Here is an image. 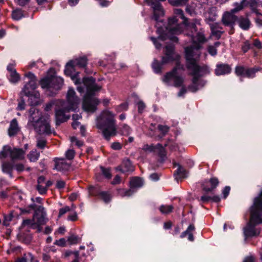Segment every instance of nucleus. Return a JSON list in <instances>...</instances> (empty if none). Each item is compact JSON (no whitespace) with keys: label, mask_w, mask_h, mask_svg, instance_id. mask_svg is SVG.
Instances as JSON below:
<instances>
[{"label":"nucleus","mask_w":262,"mask_h":262,"mask_svg":"<svg viewBox=\"0 0 262 262\" xmlns=\"http://www.w3.org/2000/svg\"><path fill=\"white\" fill-rule=\"evenodd\" d=\"M164 1L146 0L147 4L153 9L154 17L157 21L156 25L157 31L159 35L157 39L154 37H151L150 39L156 48L160 49L161 44L159 42V40L163 41L169 39L170 41L176 42L178 40L177 35L182 33L191 37L192 45L185 48V56L187 68L193 76L192 84L188 87V90L192 92H195L205 84V82L200 81L199 78L210 73L207 66L200 67L196 63L201 54L200 49L207 39L202 30L198 31L197 26L201 25L200 20L194 19L188 23L184 16L183 10L180 9H174V16L168 19L167 26L163 28L161 25L163 22L159 20V18L163 16L164 13L159 2Z\"/></svg>","instance_id":"f257e3e1"},{"label":"nucleus","mask_w":262,"mask_h":262,"mask_svg":"<svg viewBox=\"0 0 262 262\" xmlns=\"http://www.w3.org/2000/svg\"><path fill=\"white\" fill-rule=\"evenodd\" d=\"M86 63L85 57L71 60L66 64L64 73L71 77L75 84L78 85L77 90L79 92H86L83 98V109L87 112L93 113L97 110V106L100 101L93 96L101 89V86L95 83V79L92 77H84L81 82L79 78V73L75 71L76 67H84Z\"/></svg>","instance_id":"f03ea898"},{"label":"nucleus","mask_w":262,"mask_h":262,"mask_svg":"<svg viewBox=\"0 0 262 262\" xmlns=\"http://www.w3.org/2000/svg\"><path fill=\"white\" fill-rule=\"evenodd\" d=\"M79 103V99L76 96L75 91L70 88L67 94V101L59 100L57 101V106L60 108H56L55 111L56 125H58L68 120L70 115L66 113L76 110Z\"/></svg>","instance_id":"7ed1b4c3"},{"label":"nucleus","mask_w":262,"mask_h":262,"mask_svg":"<svg viewBox=\"0 0 262 262\" xmlns=\"http://www.w3.org/2000/svg\"><path fill=\"white\" fill-rule=\"evenodd\" d=\"M262 223V191L259 196L255 199L253 205L251 208L250 221L244 228V234L246 237L258 235L259 231L254 226Z\"/></svg>","instance_id":"20e7f679"},{"label":"nucleus","mask_w":262,"mask_h":262,"mask_svg":"<svg viewBox=\"0 0 262 262\" xmlns=\"http://www.w3.org/2000/svg\"><path fill=\"white\" fill-rule=\"evenodd\" d=\"M28 125L39 134L51 133L49 118L42 116L41 112L34 107L30 108Z\"/></svg>","instance_id":"39448f33"},{"label":"nucleus","mask_w":262,"mask_h":262,"mask_svg":"<svg viewBox=\"0 0 262 262\" xmlns=\"http://www.w3.org/2000/svg\"><path fill=\"white\" fill-rule=\"evenodd\" d=\"M97 126L102 130L103 136L107 140L116 135L115 115L109 110L103 111L98 117Z\"/></svg>","instance_id":"423d86ee"},{"label":"nucleus","mask_w":262,"mask_h":262,"mask_svg":"<svg viewBox=\"0 0 262 262\" xmlns=\"http://www.w3.org/2000/svg\"><path fill=\"white\" fill-rule=\"evenodd\" d=\"M25 76L29 79V81L24 85L21 93L29 98L32 105H37L40 102V95L36 91L37 80L35 76L31 72L25 74Z\"/></svg>","instance_id":"0eeeda50"},{"label":"nucleus","mask_w":262,"mask_h":262,"mask_svg":"<svg viewBox=\"0 0 262 262\" xmlns=\"http://www.w3.org/2000/svg\"><path fill=\"white\" fill-rule=\"evenodd\" d=\"M184 71L183 65L177 63L173 69L167 73L163 77L162 80L168 85H174L179 87L182 85L184 79L182 77V72Z\"/></svg>","instance_id":"6e6552de"},{"label":"nucleus","mask_w":262,"mask_h":262,"mask_svg":"<svg viewBox=\"0 0 262 262\" xmlns=\"http://www.w3.org/2000/svg\"><path fill=\"white\" fill-rule=\"evenodd\" d=\"M25 151L22 149L14 148L5 145L0 151V159L10 156L12 160H23L25 158Z\"/></svg>","instance_id":"1a4fd4ad"},{"label":"nucleus","mask_w":262,"mask_h":262,"mask_svg":"<svg viewBox=\"0 0 262 262\" xmlns=\"http://www.w3.org/2000/svg\"><path fill=\"white\" fill-rule=\"evenodd\" d=\"M173 51V47L172 45L170 44L165 47V56L162 57L161 63L156 60L152 63V67L155 73H160L162 64L166 63L172 60Z\"/></svg>","instance_id":"9d476101"},{"label":"nucleus","mask_w":262,"mask_h":262,"mask_svg":"<svg viewBox=\"0 0 262 262\" xmlns=\"http://www.w3.org/2000/svg\"><path fill=\"white\" fill-rule=\"evenodd\" d=\"M58 82V85H53V89L59 90L63 83V79L59 77L51 76L42 79L40 81V84L42 89L51 88V83Z\"/></svg>","instance_id":"9b49d317"},{"label":"nucleus","mask_w":262,"mask_h":262,"mask_svg":"<svg viewBox=\"0 0 262 262\" xmlns=\"http://www.w3.org/2000/svg\"><path fill=\"white\" fill-rule=\"evenodd\" d=\"M46 216L47 213L45 208L42 206H39L33 216L36 227L39 231H40V226L45 224L48 221Z\"/></svg>","instance_id":"f8f14e48"},{"label":"nucleus","mask_w":262,"mask_h":262,"mask_svg":"<svg viewBox=\"0 0 262 262\" xmlns=\"http://www.w3.org/2000/svg\"><path fill=\"white\" fill-rule=\"evenodd\" d=\"M143 149L146 151L154 152L161 157L162 160H163L164 157L165 156V151L164 147L160 144H158L156 146L153 145H145L143 147Z\"/></svg>","instance_id":"ddd939ff"},{"label":"nucleus","mask_w":262,"mask_h":262,"mask_svg":"<svg viewBox=\"0 0 262 262\" xmlns=\"http://www.w3.org/2000/svg\"><path fill=\"white\" fill-rule=\"evenodd\" d=\"M143 149L146 151L154 152L161 157L162 160H163L164 157L165 156V151L164 147L160 144H158L156 146L153 145H145L143 147Z\"/></svg>","instance_id":"4468645a"},{"label":"nucleus","mask_w":262,"mask_h":262,"mask_svg":"<svg viewBox=\"0 0 262 262\" xmlns=\"http://www.w3.org/2000/svg\"><path fill=\"white\" fill-rule=\"evenodd\" d=\"M231 11L230 12H226L224 13L222 20L225 26L233 27L237 19L236 16Z\"/></svg>","instance_id":"2eb2a0df"},{"label":"nucleus","mask_w":262,"mask_h":262,"mask_svg":"<svg viewBox=\"0 0 262 262\" xmlns=\"http://www.w3.org/2000/svg\"><path fill=\"white\" fill-rule=\"evenodd\" d=\"M15 63L13 61L7 66V70L9 73V80L12 83H16L20 79L19 74L16 72L15 69Z\"/></svg>","instance_id":"dca6fc26"},{"label":"nucleus","mask_w":262,"mask_h":262,"mask_svg":"<svg viewBox=\"0 0 262 262\" xmlns=\"http://www.w3.org/2000/svg\"><path fill=\"white\" fill-rule=\"evenodd\" d=\"M117 171H120L122 173L133 171L134 170L130 161L128 159L123 161L121 164L116 168Z\"/></svg>","instance_id":"f3484780"},{"label":"nucleus","mask_w":262,"mask_h":262,"mask_svg":"<svg viewBox=\"0 0 262 262\" xmlns=\"http://www.w3.org/2000/svg\"><path fill=\"white\" fill-rule=\"evenodd\" d=\"M54 161L55 162V169L58 171H66L68 170L70 165L67 163L64 159L63 158H55Z\"/></svg>","instance_id":"a211bd4d"},{"label":"nucleus","mask_w":262,"mask_h":262,"mask_svg":"<svg viewBox=\"0 0 262 262\" xmlns=\"http://www.w3.org/2000/svg\"><path fill=\"white\" fill-rule=\"evenodd\" d=\"M230 72V67L225 64H217L215 70V73L217 76L229 74Z\"/></svg>","instance_id":"6ab92c4d"},{"label":"nucleus","mask_w":262,"mask_h":262,"mask_svg":"<svg viewBox=\"0 0 262 262\" xmlns=\"http://www.w3.org/2000/svg\"><path fill=\"white\" fill-rule=\"evenodd\" d=\"M217 15L216 11L215 8H211L208 10L207 12L205 13V20L207 23L211 24V23H213L215 20Z\"/></svg>","instance_id":"aec40b11"},{"label":"nucleus","mask_w":262,"mask_h":262,"mask_svg":"<svg viewBox=\"0 0 262 262\" xmlns=\"http://www.w3.org/2000/svg\"><path fill=\"white\" fill-rule=\"evenodd\" d=\"M210 26L211 31V35L219 39L223 33L222 28L220 24L218 23L212 24H210Z\"/></svg>","instance_id":"412c9836"},{"label":"nucleus","mask_w":262,"mask_h":262,"mask_svg":"<svg viewBox=\"0 0 262 262\" xmlns=\"http://www.w3.org/2000/svg\"><path fill=\"white\" fill-rule=\"evenodd\" d=\"M143 184V180L138 177H134L130 181V189L133 193L135 192L134 189L141 187Z\"/></svg>","instance_id":"4be33fe9"},{"label":"nucleus","mask_w":262,"mask_h":262,"mask_svg":"<svg viewBox=\"0 0 262 262\" xmlns=\"http://www.w3.org/2000/svg\"><path fill=\"white\" fill-rule=\"evenodd\" d=\"M208 182L211 185L210 187L206 186L205 184L203 185V189L205 191H211L213 190L219 184L218 179L214 177L211 178Z\"/></svg>","instance_id":"5701e85b"},{"label":"nucleus","mask_w":262,"mask_h":262,"mask_svg":"<svg viewBox=\"0 0 262 262\" xmlns=\"http://www.w3.org/2000/svg\"><path fill=\"white\" fill-rule=\"evenodd\" d=\"M195 227L193 225H190L187 230L183 232L181 235V237L183 238L185 237L187 235H188V239L190 241H193L194 237L193 236L192 232L194 230Z\"/></svg>","instance_id":"b1692460"},{"label":"nucleus","mask_w":262,"mask_h":262,"mask_svg":"<svg viewBox=\"0 0 262 262\" xmlns=\"http://www.w3.org/2000/svg\"><path fill=\"white\" fill-rule=\"evenodd\" d=\"M18 131V127L17 121L15 119L12 120L8 129V133L10 136L15 135Z\"/></svg>","instance_id":"393cba45"},{"label":"nucleus","mask_w":262,"mask_h":262,"mask_svg":"<svg viewBox=\"0 0 262 262\" xmlns=\"http://www.w3.org/2000/svg\"><path fill=\"white\" fill-rule=\"evenodd\" d=\"M174 175L176 179L178 180L179 179L186 178L187 177V171L184 168L178 165V168Z\"/></svg>","instance_id":"a878e982"},{"label":"nucleus","mask_w":262,"mask_h":262,"mask_svg":"<svg viewBox=\"0 0 262 262\" xmlns=\"http://www.w3.org/2000/svg\"><path fill=\"white\" fill-rule=\"evenodd\" d=\"M200 201L203 203H207L210 201L217 203L220 201V198L217 195L211 196L205 194L201 197Z\"/></svg>","instance_id":"bb28decb"},{"label":"nucleus","mask_w":262,"mask_h":262,"mask_svg":"<svg viewBox=\"0 0 262 262\" xmlns=\"http://www.w3.org/2000/svg\"><path fill=\"white\" fill-rule=\"evenodd\" d=\"M238 23L239 27L244 30H248L250 25V20L247 17H241Z\"/></svg>","instance_id":"cd10ccee"},{"label":"nucleus","mask_w":262,"mask_h":262,"mask_svg":"<svg viewBox=\"0 0 262 262\" xmlns=\"http://www.w3.org/2000/svg\"><path fill=\"white\" fill-rule=\"evenodd\" d=\"M13 167L12 165L9 162H5L2 165L3 171L8 173L11 178L12 177V171Z\"/></svg>","instance_id":"c85d7f7f"},{"label":"nucleus","mask_w":262,"mask_h":262,"mask_svg":"<svg viewBox=\"0 0 262 262\" xmlns=\"http://www.w3.org/2000/svg\"><path fill=\"white\" fill-rule=\"evenodd\" d=\"M39 157V153L37 152L36 149L32 150L28 155V158L31 162H35L37 161Z\"/></svg>","instance_id":"c756f323"},{"label":"nucleus","mask_w":262,"mask_h":262,"mask_svg":"<svg viewBox=\"0 0 262 262\" xmlns=\"http://www.w3.org/2000/svg\"><path fill=\"white\" fill-rule=\"evenodd\" d=\"M173 209V207L172 205H161L159 210L160 212L163 214H168L172 212Z\"/></svg>","instance_id":"7c9ffc66"},{"label":"nucleus","mask_w":262,"mask_h":262,"mask_svg":"<svg viewBox=\"0 0 262 262\" xmlns=\"http://www.w3.org/2000/svg\"><path fill=\"white\" fill-rule=\"evenodd\" d=\"M251 10L255 13L258 12L257 8L259 6L258 0H250L248 3Z\"/></svg>","instance_id":"2f4dec72"},{"label":"nucleus","mask_w":262,"mask_h":262,"mask_svg":"<svg viewBox=\"0 0 262 262\" xmlns=\"http://www.w3.org/2000/svg\"><path fill=\"white\" fill-rule=\"evenodd\" d=\"M81 238L75 235L70 236L68 238V242L70 245L76 244L80 242Z\"/></svg>","instance_id":"473e14b6"},{"label":"nucleus","mask_w":262,"mask_h":262,"mask_svg":"<svg viewBox=\"0 0 262 262\" xmlns=\"http://www.w3.org/2000/svg\"><path fill=\"white\" fill-rule=\"evenodd\" d=\"M70 141L73 145L77 146L78 147H81L83 145V142L79 140L76 137L73 136L70 137Z\"/></svg>","instance_id":"72a5a7b5"},{"label":"nucleus","mask_w":262,"mask_h":262,"mask_svg":"<svg viewBox=\"0 0 262 262\" xmlns=\"http://www.w3.org/2000/svg\"><path fill=\"white\" fill-rule=\"evenodd\" d=\"M220 43L219 42H216L214 46H209L208 47V53L211 55L212 56H214L216 54V48L220 45Z\"/></svg>","instance_id":"f704fd0d"},{"label":"nucleus","mask_w":262,"mask_h":262,"mask_svg":"<svg viewBox=\"0 0 262 262\" xmlns=\"http://www.w3.org/2000/svg\"><path fill=\"white\" fill-rule=\"evenodd\" d=\"M188 0H172L170 4L174 6H184L187 4Z\"/></svg>","instance_id":"c9c22d12"},{"label":"nucleus","mask_w":262,"mask_h":262,"mask_svg":"<svg viewBox=\"0 0 262 262\" xmlns=\"http://www.w3.org/2000/svg\"><path fill=\"white\" fill-rule=\"evenodd\" d=\"M118 194L121 196H129L133 194L131 189L125 190L124 189H120L118 190Z\"/></svg>","instance_id":"e433bc0d"},{"label":"nucleus","mask_w":262,"mask_h":262,"mask_svg":"<svg viewBox=\"0 0 262 262\" xmlns=\"http://www.w3.org/2000/svg\"><path fill=\"white\" fill-rule=\"evenodd\" d=\"M100 196L101 198L103 200V201L105 203L109 202L112 198L110 194L106 192H101L100 193Z\"/></svg>","instance_id":"4c0bfd02"},{"label":"nucleus","mask_w":262,"mask_h":262,"mask_svg":"<svg viewBox=\"0 0 262 262\" xmlns=\"http://www.w3.org/2000/svg\"><path fill=\"white\" fill-rule=\"evenodd\" d=\"M246 2L245 0H243L241 3H236L234 4L235 8L233 9H232L231 11L232 13H236L240 10H241L244 7V3Z\"/></svg>","instance_id":"58836bf2"},{"label":"nucleus","mask_w":262,"mask_h":262,"mask_svg":"<svg viewBox=\"0 0 262 262\" xmlns=\"http://www.w3.org/2000/svg\"><path fill=\"white\" fill-rule=\"evenodd\" d=\"M12 18L15 20H19L23 17V13L20 10H16L13 11Z\"/></svg>","instance_id":"ea45409f"},{"label":"nucleus","mask_w":262,"mask_h":262,"mask_svg":"<svg viewBox=\"0 0 262 262\" xmlns=\"http://www.w3.org/2000/svg\"><path fill=\"white\" fill-rule=\"evenodd\" d=\"M196 8L195 4L192 3L190 5L187 6L186 11L187 13L190 15H192L195 13V10Z\"/></svg>","instance_id":"a19ab883"},{"label":"nucleus","mask_w":262,"mask_h":262,"mask_svg":"<svg viewBox=\"0 0 262 262\" xmlns=\"http://www.w3.org/2000/svg\"><path fill=\"white\" fill-rule=\"evenodd\" d=\"M257 71V69H246L245 77L248 78H252L254 76L255 72Z\"/></svg>","instance_id":"79ce46f5"},{"label":"nucleus","mask_w":262,"mask_h":262,"mask_svg":"<svg viewBox=\"0 0 262 262\" xmlns=\"http://www.w3.org/2000/svg\"><path fill=\"white\" fill-rule=\"evenodd\" d=\"M24 225H28L32 228H36L34 217L32 220H25L23 221Z\"/></svg>","instance_id":"37998d69"},{"label":"nucleus","mask_w":262,"mask_h":262,"mask_svg":"<svg viewBox=\"0 0 262 262\" xmlns=\"http://www.w3.org/2000/svg\"><path fill=\"white\" fill-rule=\"evenodd\" d=\"M255 21L258 26H262V14L256 12L255 13Z\"/></svg>","instance_id":"c03bdc74"},{"label":"nucleus","mask_w":262,"mask_h":262,"mask_svg":"<svg viewBox=\"0 0 262 262\" xmlns=\"http://www.w3.org/2000/svg\"><path fill=\"white\" fill-rule=\"evenodd\" d=\"M246 69L243 67H237L235 69V73L238 76L245 77Z\"/></svg>","instance_id":"a18cd8bd"},{"label":"nucleus","mask_w":262,"mask_h":262,"mask_svg":"<svg viewBox=\"0 0 262 262\" xmlns=\"http://www.w3.org/2000/svg\"><path fill=\"white\" fill-rule=\"evenodd\" d=\"M128 108V104L127 103H123L120 105L117 106L115 108L117 112H121L123 111H126Z\"/></svg>","instance_id":"49530a36"},{"label":"nucleus","mask_w":262,"mask_h":262,"mask_svg":"<svg viewBox=\"0 0 262 262\" xmlns=\"http://www.w3.org/2000/svg\"><path fill=\"white\" fill-rule=\"evenodd\" d=\"M35 208V205L34 204L30 205L27 208H20L21 213H28L30 212L31 210L34 209Z\"/></svg>","instance_id":"de8ad7c7"},{"label":"nucleus","mask_w":262,"mask_h":262,"mask_svg":"<svg viewBox=\"0 0 262 262\" xmlns=\"http://www.w3.org/2000/svg\"><path fill=\"white\" fill-rule=\"evenodd\" d=\"M37 189L41 194H45L47 191V187H45V185H43L42 184H38Z\"/></svg>","instance_id":"09e8293b"},{"label":"nucleus","mask_w":262,"mask_h":262,"mask_svg":"<svg viewBox=\"0 0 262 262\" xmlns=\"http://www.w3.org/2000/svg\"><path fill=\"white\" fill-rule=\"evenodd\" d=\"M101 171L103 174L108 179L111 178V173L110 171V169L109 168H104V167H101Z\"/></svg>","instance_id":"8fccbe9b"},{"label":"nucleus","mask_w":262,"mask_h":262,"mask_svg":"<svg viewBox=\"0 0 262 262\" xmlns=\"http://www.w3.org/2000/svg\"><path fill=\"white\" fill-rule=\"evenodd\" d=\"M75 156V151L73 149H69L66 152V158L69 160L73 159Z\"/></svg>","instance_id":"3c124183"},{"label":"nucleus","mask_w":262,"mask_h":262,"mask_svg":"<svg viewBox=\"0 0 262 262\" xmlns=\"http://www.w3.org/2000/svg\"><path fill=\"white\" fill-rule=\"evenodd\" d=\"M54 244L60 247H64L66 244V240L64 238H61L58 240H56L54 242Z\"/></svg>","instance_id":"603ef678"},{"label":"nucleus","mask_w":262,"mask_h":262,"mask_svg":"<svg viewBox=\"0 0 262 262\" xmlns=\"http://www.w3.org/2000/svg\"><path fill=\"white\" fill-rule=\"evenodd\" d=\"M131 132L130 128L127 125H124L122 128V134L124 135H128Z\"/></svg>","instance_id":"864d4df0"},{"label":"nucleus","mask_w":262,"mask_h":262,"mask_svg":"<svg viewBox=\"0 0 262 262\" xmlns=\"http://www.w3.org/2000/svg\"><path fill=\"white\" fill-rule=\"evenodd\" d=\"M70 210V208L69 206H65L63 208H61L59 210V217L61 216L62 215L67 213Z\"/></svg>","instance_id":"5fc2aeb1"},{"label":"nucleus","mask_w":262,"mask_h":262,"mask_svg":"<svg viewBox=\"0 0 262 262\" xmlns=\"http://www.w3.org/2000/svg\"><path fill=\"white\" fill-rule=\"evenodd\" d=\"M158 128L161 133H162L163 135L167 133L169 129V128L167 126L162 125H159L158 126Z\"/></svg>","instance_id":"6e6d98bb"},{"label":"nucleus","mask_w":262,"mask_h":262,"mask_svg":"<svg viewBox=\"0 0 262 262\" xmlns=\"http://www.w3.org/2000/svg\"><path fill=\"white\" fill-rule=\"evenodd\" d=\"M46 141L43 139H40L37 141V146L40 148H43L46 145Z\"/></svg>","instance_id":"4d7b16f0"},{"label":"nucleus","mask_w":262,"mask_h":262,"mask_svg":"<svg viewBox=\"0 0 262 262\" xmlns=\"http://www.w3.org/2000/svg\"><path fill=\"white\" fill-rule=\"evenodd\" d=\"M250 43L248 41H246L242 46V50L245 53L250 49Z\"/></svg>","instance_id":"13d9d810"},{"label":"nucleus","mask_w":262,"mask_h":262,"mask_svg":"<svg viewBox=\"0 0 262 262\" xmlns=\"http://www.w3.org/2000/svg\"><path fill=\"white\" fill-rule=\"evenodd\" d=\"M230 190V188L229 186H226L224 190H223V194L224 196V198H226L228 195L229 192Z\"/></svg>","instance_id":"bf43d9fd"},{"label":"nucleus","mask_w":262,"mask_h":262,"mask_svg":"<svg viewBox=\"0 0 262 262\" xmlns=\"http://www.w3.org/2000/svg\"><path fill=\"white\" fill-rule=\"evenodd\" d=\"M111 147L115 150H119L121 148V145L118 142H114L112 144Z\"/></svg>","instance_id":"052dcab7"},{"label":"nucleus","mask_w":262,"mask_h":262,"mask_svg":"<svg viewBox=\"0 0 262 262\" xmlns=\"http://www.w3.org/2000/svg\"><path fill=\"white\" fill-rule=\"evenodd\" d=\"M57 101H58V100H56V101H55L52 102H51V103H49V104H47V106H46V108H45V110H46V111H50V110L51 109L53 105H56V106H57Z\"/></svg>","instance_id":"680f3d73"},{"label":"nucleus","mask_w":262,"mask_h":262,"mask_svg":"<svg viewBox=\"0 0 262 262\" xmlns=\"http://www.w3.org/2000/svg\"><path fill=\"white\" fill-rule=\"evenodd\" d=\"M120 182H121V178L118 175H117L115 176V177L113 179V181L112 182V184L113 185H116V184H119Z\"/></svg>","instance_id":"e2e57ef3"},{"label":"nucleus","mask_w":262,"mask_h":262,"mask_svg":"<svg viewBox=\"0 0 262 262\" xmlns=\"http://www.w3.org/2000/svg\"><path fill=\"white\" fill-rule=\"evenodd\" d=\"M25 108V102L24 100H21L18 104L17 109L18 110H24Z\"/></svg>","instance_id":"0e129e2a"},{"label":"nucleus","mask_w":262,"mask_h":262,"mask_svg":"<svg viewBox=\"0 0 262 262\" xmlns=\"http://www.w3.org/2000/svg\"><path fill=\"white\" fill-rule=\"evenodd\" d=\"M65 186V182L63 181H58L56 183V187L59 189H61L64 188Z\"/></svg>","instance_id":"69168bd1"},{"label":"nucleus","mask_w":262,"mask_h":262,"mask_svg":"<svg viewBox=\"0 0 262 262\" xmlns=\"http://www.w3.org/2000/svg\"><path fill=\"white\" fill-rule=\"evenodd\" d=\"M253 45L256 47L257 49H261L262 47V45L260 41L258 39H254L253 42Z\"/></svg>","instance_id":"338daca9"},{"label":"nucleus","mask_w":262,"mask_h":262,"mask_svg":"<svg viewBox=\"0 0 262 262\" xmlns=\"http://www.w3.org/2000/svg\"><path fill=\"white\" fill-rule=\"evenodd\" d=\"M15 168L16 170L18 172L22 171L25 169L24 166L21 164H18L15 165Z\"/></svg>","instance_id":"774afa93"}]
</instances>
